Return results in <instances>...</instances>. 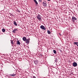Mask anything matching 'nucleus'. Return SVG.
<instances>
[{
	"instance_id": "nucleus-1",
	"label": "nucleus",
	"mask_w": 78,
	"mask_h": 78,
	"mask_svg": "<svg viewBox=\"0 0 78 78\" xmlns=\"http://www.w3.org/2000/svg\"><path fill=\"white\" fill-rule=\"evenodd\" d=\"M41 17H42V16L39 14L37 16V20H41Z\"/></svg>"
},
{
	"instance_id": "nucleus-2",
	"label": "nucleus",
	"mask_w": 78,
	"mask_h": 78,
	"mask_svg": "<svg viewBox=\"0 0 78 78\" xmlns=\"http://www.w3.org/2000/svg\"><path fill=\"white\" fill-rule=\"evenodd\" d=\"M73 67H76L78 66V64L76 62H74L73 63Z\"/></svg>"
},
{
	"instance_id": "nucleus-3",
	"label": "nucleus",
	"mask_w": 78,
	"mask_h": 78,
	"mask_svg": "<svg viewBox=\"0 0 78 78\" xmlns=\"http://www.w3.org/2000/svg\"><path fill=\"white\" fill-rule=\"evenodd\" d=\"M41 28L42 30H46V28L43 25H41L40 27Z\"/></svg>"
},
{
	"instance_id": "nucleus-4",
	"label": "nucleus",
	"mask_w": 78,
	"mask_h": 78,
	"mask_svg": "<svg viewBox=\"0 0 78 78\" xmlns=\"http://www.w3.org/2000/svg\"><path fill=\"white\" fill-rule=\"evenodd\" d=\"M76 19H76V17H75L74 16H73L72 17V20L73 22V21H75V20H76Z\"/></svg>"
},
{
	"instance_id": "nucleus-5",
	"label": "nucleus",
	"mask_w": 78,
	"mask_h": 78,
	"mask_svg": "<svg viewBox=\"0 0 78 78\" xmlns=\"http://www.w3.org/2000/svg\"><path fill=\"white\" fill-rule=\"evenodd\" d=\"M42 4L44 6H47V3H46L43 2L42 3Z\"/></svg>"
},
{
	"instance_id": "nucleus-6",
	"label": "nucleus",
	"mask_w": 78,
	"mask_h": 78,
	"mask_svg": "<svg viewBox=\"0 0 78 78\" xmlns=\"http://www.w3.org/2000/svg\"><path fill=\"white\" fill-rule=\"evenodd\" d=\"M16 31H18V29H15V30H13L12 32L14 33H16Z\"/></svg>"
},
{
	"instance_id": "nucleus-7",
	"label": "nucleus",
	"mask_w": 78,
	"mask_h": 78,
	"mask_svg": "<svg viewBox=\"0 0 78 78\" xmlns=\"http://www.w3.org/2000/svg\"><path fill=\"white\" fill-rule=\"evenodd\" d=\"M23 40L24 41H27V37H23Z\"/></svg>"
},
{
	"instance_id": "nucleus-8",
	"label": "nucleus",
	"mask_w": 78,
	"mask_h": 78,
	"mask_svg": "<svg viewBox=\"0 0 78 78\" xmlns=\"http://www.w3.org/2000/svg\"><path fill=\"white\" fill-rule=\"evenodd\" d=\"M26 42L27 44H29L30 43V40H29V39H28L26 41Z\"/></svg>"
},
{
	"instance_id": "nucleus-9",
	"label": "nucleus",
	"mask_w": 78,
	"mask_h": 78,
	"mask_svg": "<svg viewBox=\"0 0 78 78\" xmlns=\"http://www.w3.org/2000/svg\"><path fill=\"white\" fill-rule=\"evenodd\" d=\"M10 41H11V43L12 44V45H14V41L12 40H11Z\"/></svg>"
},
{
	"instance_id": "nucleus-10",
	"label": "nucleus",
	"mask_w": 78,
	"mask_h": 78,
	"mask_svg": "<svg viewBox=\"0 0 78 78\" xmlns=\"http://www.w3.org/2000/svg\"><path fill=\"white\" fill-rule=\"evenodd\" d=\"M34 1V3H35L36 5H38V3H37V1L36 0H33Z\"/></svg>"
},
{
	"instance_id": "nucleus-11",
	"label": "nucleus",
	"mask_w": 78,
	"mask_h": 78,
	"mask_svg": "<svg viewBox=\"0 0 78 78\" xmlns=\"http://www.w3.org/2000/svg\"><path fill=\"white\" fill-rule=\"evenodd\" d=\"M34 62L35 64H38V61H37V60L34 61Z\"/></svg>"
},
{
	"instance_id": "nucleus-12",
	"label": "nucleus",
	"mask_w": 78,
	"mask_h": 78,
	"mask_svg": "<svg viewBox=\"0 0 78 78\" xmlns=\"http://www.w3.org/2000/svg\"><path fill=\"white\" fill-rule=\"evenodd\" d=\"M10 75L11 76H16V74H10Z\"/></svg>"
},
{
	"instance_id": "nucleus-13",
	"label": "nucleus",
	"mask_w": 78,
	"mask_h": 78,
	"mask_svg": "<svg viewBox=\"0 0 78 78\" xmlns=\"http://www.w3.org/2000/svg\"><path fill=\"white\" fill-rule=\"evenodd\" d=\"M74 43V44L76 45H77V46L78 47V42H75Z\"/></svg>"
},
{
	"instance_id": "nucleus-14",
	"label": "nucleus",
	"mask_w": 78,
	"mask_h": 78,
	"mask_svg": "<svg viewBox=\"0 0 78 78\" xmlns=\"http://www.w3.org/2000/svg\"><path fill=\"white\" fill-rule=\"evenodd\" d=\"M13 24H14V25H16V26H17V24H16V21L13 22Z\"/></svg>"
},
{
	"instance_id": "nucleus-15",
	"label": "nucleus",
	"mask_w": 78,
	"mask_h": 78,
	"mask_svg": "<svg viewBox=\"0 0 78 78\" xmlns=\"http://www.w3.org/2000/svg\"><path fill=\"white\" fill-rule=\"evenodd\" d=\"M17 44H18L19 45H20V43L19 41H17Z\"/></svg>"
},
{
	"instance_id": "nucleus-16",
	"label": "nucleus",
	"mask_w": 78,
	"mask_h": 78,
	"mask_svg": "<svg viewBox=\"0 0 78 78\" xmlns=\"http://www.w3.org/2000/svg\"><path fill=\"white\" fill-rule=\"evenodd\" d=\"M47 33L48 34H51V32L49 30H48Z\"/></svg>"
},
{
	"instance_id": "nucleus-17",
	"label": "nucleus",
	"mask_w": 78,
	"mask_h": 78,
	"mask_svg": "<svg viewBox=\"0 0 78 78\" xmlns=\"http://www.w3.org/2000/svg\"><path fill=\"white\" fill-rule=\"evenodd\" d=\"M53 52L55 54H56V51L55 50H53Z\"/></svg>"
},
{
	"instance_id": "nucleus-18",
	"label": "nucleus",
	"mask_w": 78,
	"mask_h": 78,
	"mask_svg": "<svg viewBox=\"0 0 78 78\" xmlns=\"http://www.w3.org/2000/svg\"><path fill=\"white\" fill-rule=\"evenodd\" d=\"M5 29H2V32H3L4 33V32H5Z\"/></svg>"
},
{
	"instance_id": "nucleus-19",
	"label": "nucleus",
	"mask_w": 78,
	"mask_h": 78,
	"mask_svg": "<svg viewBox=\"0 0 78 78\" xmlns=\"http://www.w3.org/2000/svg\"><path fill=\"white\" fill-rule=\"evenodd\" d=\"M16 11H17V12H20V10H19L18 9H16Z\"/></svg>"
},
{
	"instance_id": "nucleus-20",
	"label": "nucleus",
	"mask_w": 78,
	"mask_h": 78,
	"mask_svg": "<svg viewBox=\"0 0 78 78\" xmlns=\"http://www.w3.org/2000/svg\"><path fill=\"white\" fill-rule=\"evenodd\" d=\"M58 59H56L55 60V62H58Z\"/></svg>"
},
{
	"instance_id": "nucleus-21",
	"label": "nucleus",
	"mask_w": 78,
	"mask_h": 78,
	"mask_svg": "<svg viewBox=\"0 0 78 78\" xmlns=\"http://www.w3.org/2000/svg\"><path fill=\"white\" fill-rule=\"evenodd\" d=\"M39 2H42V0H39Z\"/></svg>"
},
{
	"instance_id": "nucleus-22",
	"label": "nucleus",
	"mask_w": 78,
	"mask_h": 78,
	"mask_svg": "<svg viewBox=\"0 0 78 78\" xmlns=\"http://www.w3.org/2000/svg\"><path fill=\"white\" fill-rule=\"evenodd\" d=\"M40 56H41V57H42L43 56V55L41 54L40 55Z\"/></svg>"
},
{
	"instance_id": "nucleus-23",
	"label": "nucleus",
	"mask_w": 78,
	"mask_h": 78,
	"mask_svg": "<svg viewBox=\"0 0 78 78\" xmlns=\"http://www.w3.org/2000/svg\"><path fill=\"white\" fill-rule=\"evenodd\" d=\"M33 78H36V76H33Z\"/></svg>"
},
{
	"instance_id": "nucleus-24",
	"label": "nucleus",
	"mask_w": 78,
	"mask_h": 78,
	"mask_svg": "<svg viewBox=\"0 0 78 78\" xmlns=\"http://www.w3.org/2000/svg\"><path fill=\"white\" fill-rule=\"evenodd\" d=\"M48 0V1H50V0Z\"/></svg>"
},
{
	"instance_id": "nucleus-25",
	"label": "nucleus",
	"mask_w": 78,
	"mask_h": 78,
	"mask_svg": "<svg viewBox=\"0 0 78 78\" xmlns=\"http://www.w3.org/2000/svg\"><path fill=\"white\" fill-rule=\"evenodd\" d=\"M59 34L60 35H61V34L59 33Z\"/></svg>"
},
{
	"instance_id": "nucleus-26",
	"label": "nucleus",
	"mask_w": 78,
	"mask_h": 78,
	"mask_svg": "<svg viewBox=\"0 0 78 78\" xmlns=\"http://www.w3.org/2000/svg\"><path fill=\"white\" fill-rule=\"evenodd\" d=\"M12 16H13V15L12 14Z\"/></svg>"
}]
</instances>
